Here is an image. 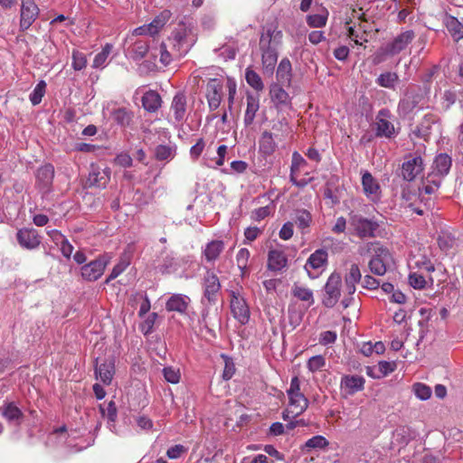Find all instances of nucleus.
I'll list each match as a JSON object with an SVG mask.
<instances>
[{
    "label": "nucleus",
    "instance_id": "f257e3e1",
    "mask_svg": "<svg viewBox=\"0 0 463 463\" xmlns=\"http://www.w3.org/2000/svg\"><path fill=\"white\" fill-rule=\"evenodd\" d=\"M175 58L184 56L194 44L195 39L192 28L180 23L167 39Z\"/></svg>",
    "mask_w": 463,
    "mask_h": 463
},
{
    "label": "nucleus",
    "instance_id": "f03ea898",
    "mask_svg": "<svg viewBox=\"0 0 463 463\" xmlns=\"http://www.w3.org/2000/svg\"><path fill=\"white\" fill-rule=\"evenodd\" d=\"M424 96L420 86L410 85L404 92V96L398 103L397 111L402 117L411 114L423 100Z\"/></svg>",
    "mask_w": 463,
    "mask_h": 463
},
{
    "label": "nucleus",
    "instance_id": "7ed1b4c3",
    "mask_svg": "<svg viewBox=\"0 0 463 463\" xmlns=\"http://www.w3.org/2000/svg\"><path fill=\"white\" fill-rule=\"evenodd\" d=\"M392 118V114L387 108L381 109L377 112L375 121L373 124L375 137L392 139L396 137L397 132L393 123L391 121Z\"/></svg>",
    "mask_w": 463,
    "mask_h": 463
},
{
    "label": "nucleus",
    "instance_id": "20e7f679",
    "mask_svg": "<svg viewBox=\"0 0 463 463\" xmlns=\"http://www.w3.org/2000/svg\"><path fill=\"white\" fill-rule=\"evenodd\" d=\"M203 296L202 304L203 306L215 305L221 291V282L218 276L212 269H207L203 278Z\"/></svg>",
    "mask_w": 463,
    "mask_h": 463
},
{
    "label": "nucleus",
    "instance_id": "39448f33",
    "mask_svg": "<svg viewBox=\"0 0 463 463\" xmlns=\"http://www.w3.org/2000/svg\"><path fill=\"white\" fill-rule=\"evenodd\" d=\"M287 394L289 400V406L296 416L300 415L307 409L309 402L300 391V381L298 376H294L291 379Z\"/></svg>",
    "mask_w": 463,
    "mask_h": 463
},
{
    "label": "nucleus",
    "instance_id": "423d86ee",
    "mask_svg": "<svg viewBox=\"0 0 463 463\" xmlns=\"http://www.w3.org/2000/svg\"><path fill=\"white\" fill-rule=\"evenodd\" d=\"M342 278L337 272H333L324 287L325 294L322 299L323 305L327 308L334 307L341 296Z\"/></svg>",
    "mask_w": 463,
    "mask_h": 463
},
{
    "label": "nucleus",
    "instance_id": "0eeeda50",
    "mask_svg": "<svg viewBox=\"0 0 463 463\" xmlns=\"http://www.w3.org/2000/svg\"><path fill=\"white\" fill-rule=\"evenodd\" d=\"M54 167L52 164H45L39 167L35 173V187L45 197L52 191Z\"/></svg>",
    "mask_w": 463,
    "mask_h": 463
},
{
    "label": "nucleus",
    "instance_id": "6e6552de",
    "mask_svg": "<svg viewBox=\"0 0 463 463\" xmlns=\"http://www.w3.org/2000/svg\"><path fill=\"white\" fill-rule=\"evenodd\" d=\"M109 260L110 258L108 255H101L90 263L83 265L80 269L82 278L88 281L99 279L103 275Z\"/></svg>",
    "mask_w": 463,
    "mask_h": 463
},
{
    "label": "nucleus",
    "instance_id": "1a4fd4ad",
    "mask_svg": "<svg viewBox=\"0 0 463 463\" xmlns=\"http://www.w3.org/2000/svg\"><path fill=\"white\" fill-rule=\"evenodd\" d=\"M350 224L354 227L360 238H372L379 225L376 222L369 220L359 214H353L350 217Z\"/></svg>",
    "mask_w": 463,
    "mask_h": 463
},
{
    "label": "nucleus",
    "instance_id": "9d476101",
    "mask_svg": "<svg viewBox=\"0 0 463 463\" xmlns=\"http://www.w3.org/2000/svg\"><path fill=\"white\" fill-rule=\"evenodd\" d=\"M39 15V8L34 0H21L20 31L24 32L30 28Z\"/></svg>",
    "mask_w": 463,
    "mask_h": 463
},
{
    "label": "nucleus",
    "instance_id": "9b49d317",
    "mask_svg": "<svg viewBox=\"0 0 463 463\" xmlns=\"http://www.w3.org/2000/svg\"><path fill=\"white\" fill-rule=\"evenodd\" d=\"M16 240L23 249L29 250H36L42 242L41 235L33 228L19 229L16 232Z\"/></svg>",
    "mask_w": 463,
    "mask_h": 463
},
{
    "label": "nucleus",
    "instance_id": "f8f14e48",
    "mask_svg": "<svg viewBox=\"0 0 463 463\" xmlns=\"http://www.w3.org/2000/svg\"><path fill=\"white\" fill-rule=\"evenodd\" d=\"M231 311L235 319L241 324L245 325L250 319V309L243 298L235 291H231Z\"/></svg>",
    "mask_w": 463,
    "mask_h": 463
},
{
    "label": "nucleus",
    "instance_id": "ddd939ff",
    "mask_svg": "<svg viewBox=\"0 0 463 463\" xmlns=\"http://www.w3.org/2000/svg\"><path fill=\"white\" fill-rule=\"evenodd\" d=\"M424 162L420 156H409L402 163V176L403 180L411 182L423 171Z\"/></svg>",
    "mask_w": 463,
    "mask_h": 463
},
{
    "label": "nucleus",
    "instance_id": "4468645a",
    "mask_svg": "<svg viewBox=\"0 0 463 463\" xmlns=\"http://www.w3.org/2000/svg\"><path fill=\"white\" fill-rule=\"evenodd\" d=\"M415 38L413 30H407L398 34L385 46V53L391 56L396 55L405 50Z\"/></svg>",
    "mask_w": 463,
    "mask_h": 463
},
{
    "label": "nucleus",
    "instance_id": "2eb2a0df",
    "mask_svg": "<svg viewBox=\"0 0 463 463\" xmlns=\"http://www.w3.org/2000/svg\"><path fill=\"white\" fill-rule=\"evenodd\" d=\"M365 379L362 375L345 374L342 376L340 389L344 396H352L364 389Z\"/></svg>",
    "mask_w": 463,
    "mask_h": 463
},
{
    "label": "nucleus",
    "instance_id": "dca6fc26",
    "mask_svg": "<svg viewBox=\"0 0 463 463\" xmlns=\"http://www.w3.org/2000/svg\"><path fill=\"white\" fill-rule=\"evenodd\" d=\"M391 257L387 248L379 247L375 250L374 256L370 260L368 267L370 271L376 276H383L386 273V262Z\"/></svg>",
    "mask_w": 463,
    "mask_h": 463
},
{
    "label": "nucleus",
    "instance_id": "f3484780",
    "mask_svg": "<svg viewBox=\"0 0 463 463\" xmlns=\"http://www.w3.org/2000/svg\"><path fill=\"white\" fill-rule=\"evenodd\" d=\"M451 166V156L447 153H439L434 157L431 170L429 174L443 180L449 175Z\"/></svg>",
    "mask_w": 463,
    "mask_h": 463
},
{
    "label": "nucleus",
    "instance_id": "a211bd4d",
    "mask_svg": "<svg viewBox=\"0 0 463 463\" xmlns=\"http://www.w3.org/2000/svg\"><path fill=\"white\" fill-rule=\"evenodd\" d=\"M115 373V364L114 361L106 360L101 364H99V358L95 360V375L97 379H100V381L109 385L111 383L113 375Z\"/></svg>",
    "mask_w": 463,
    "mask_h": 463
},
{
    "label": "nucleus",
    "instance_id": "6ab92c4d",
    "mask_svg": "<svg viewBox=\"0 0 463 463\" xmlns=\"http://www.w3.org/2000/svg\"><path fill=\"white\" fill-rule=\"evenodd\" d=\"M222 86L217 79H212L207 84L206 99L211 111L217 109L221 104Z\"/></svg>",
    "mask_w": 463,
    "mask_h": 463
},
{
    "label": "nucleus",
    "instance_id": "aec40b11",
    "mask_svg": "<svg viewBox=\"0 0 463 463\" xmlns=\"http://www.w3.org/2000/svg\"><path fill=\"white\" fill-rule=\"evenodd\" d=\"M263 71L272 74L278 61V51L273 45L260 46Z\"/></svg>",
    "mask_w": 463,
    "mask_h": 463
},
{
    "label": "nucleus",
    "instance_id": "412c9836",
    "mask_svg": "<svg viewBox=\"0 0 463 463\" xmlns=\"http://www.w3.org/2000/svg\"><path fill=\"white\" fill-rule=\"evenodd\" d=\"M110 179L109 168L100 170L99 167H91V171L89 174L87 179V184L90 187H105Z\"/></svg>",
    "mask_w": 463,
    "mask_h": 463
},
{
    "label": "nucleus",
    "instance_id": "4be33fe9",
    "mask_svg": "<svg viewBox=\"0 0 463 463\" xmlns=\"http://www.w3.org/2000/svg\"><path fill=\"white\" fill-rule=\"evenodd\" d=\"M362 273L359 266L355 263L351 264L346 270L344 279L347 294L354 295L356 290V284L362 280Z\"/></svg>",
    "mask_w": 463,
    "mask_h": 463
},
{
    "label": "nucleus",
    "instance_id": "5701e85b",
    "mask_svg": "<svg viewBox=\"0 0 463 463\" xmlns=\"http://www.w3.org/2000/svg\"><path fill=\"white\" fill-rule=\"evenodd\" d=\"M362 185L364 194L372 201H377L380 198V185L376 179L369 173L365 172L362 176Z\"/></svg>",
    "mask_w": 463,
    "mask_h": 463
},
{
    "label": "nucleus",
    "instance_id": "b1692460",
    "mask_svg": "<svg viewBox=\"0 0 463 463\" xmlns=\"http://www.w3.org/2000/svg\"><path fill=\"white\" fill-rule=\"evenodd\" d=\"M269 95L271 101L278 109H282L290 105V97L288 93L277 83L270 86Z\"/></svg>",
    "mask_w": 463,
    "mask_h": 463
},
{
    "label": "nucleus",
    "instance_id": "393cba45",
    "mask_svg": "<svg viewBox=\"0 0 463 463\" xmlns=\"http://www.w3.org/2000/svg\"><path fill=\"white\" fill-rule=\"evenodd\" d=\"M149 50V42L147 40L138 39L130 44L127 49V55L133 61L142 60Z\"/></svg>",
    "mask_w": 463,
    "mask_h": 463
},
{
    "label": "nucleus",
    "instance_id": "a878e982",
    "mask_svg": "<svg viewBox=\"0 0 463 463\" xmlns=\"http://www.w3.org/2000/svg\"><path fill=\"white\" fill-rule=\"evenodd\" d=\"M288 265V258L282 250H270L268 254V269L280 271Z\"/></svg>",
    "mask_w": 463,
    "mask_h": 463
},
{
    "label": "nucleus",
    "instance_id": "bb28decb",
    "mask_svg": "<svg viewBox=\"0 0 463 463\" xmlns=\"http://www.w3.org/2000/svg\"><path fill=\"white\" fill-rule=\"evenodd\" d=\"M2 416L8 421L13 422L16 425L21 423L24 418L23 411L14 403L6 402L1 408Z\"/></svg>",
    "mask_w": 463,
    "mask_h": 463
},
{
    "label": "nucleus",
    "instance_id": "cd10ccee",
    "mask_svg": "<svg viewBox=\"0 0 463 463\" xmlns=\"http://www.w3.org/2000/svg\"><path fill=\"white\" fill-rule=\"evenodd\" d=\"M171 109L174 111V117L176 122L180 123L184 119L186 114V97L184 93L175 95Z\"/></svg>",
    "mask_w": 463,
    "mask_h": 463
},
{
    "label": "nucleus",
    "instance_id": "c85d7f7f",
    "mask_svg": "<svg viewBox=\"0 0 463 463\" xmlns=\"http://www.w3.org/2000/svg\"><path fill=\"white\" fill-rule=\"evenodd\" d=\"M246 100L247 108L244 115V124L248 127L253 123L256 112L260 109V99L258 95L248 93Z\"/></svg>",
    "mask_w": 463,
    "mask_h": 463
},
{
    "label": "nucleus",
    "instance_id": "c756f323",
    "mask_svg": "<svg viewBox=\"0 0 463 463\" xmlns=\"http://www.w3.org/2000/svg\"><path fill=\"white\" fill-rule=\"evenodd\" d=\"M328 254L327 251L324 249H318L315 250L307 259V264L305 265V269L307 271L309 277H311L308 267L317 269L322 268L327 262Z\"/></svg>",
    "mask_w": 463,
    "mask_h": 463
},
{
    "label": "nucleus",
    "instance_id": "7c9ffc66",
    "mask_svg": "<svg viewBox=\"0 0 463 463\" xmlns=\"http://www.w3.org/2000/svg\"><path fill=\"white\" fill-rule=\"evenodd\" d=\"M190 298L187 296L175 294L169 298L165 304L167 311L184 313L188 307Z\"/></svg>",
    "mask_w": 463,
    "mask_h": 463
},
{
    "label": "nucleus",
    "instance_id": "2f4dec72",
    "mask_svg": "<svg viewBox=\"0 0 463 463\" xmlns=\"http://www.w3.org/2000/svg\"><path fill=\"white\" fill-rule=\"evenodd\" d=\"M444 23L454 41L458 43L463 39V24L459 22L458 18L447 14L444 19Z\"/></svg>",
    "mask_w": 463,
    "mask_h": 463
},
{
    "label": "nucleus",
    "instance_id": "473e14b6",
    "mask_svg": "<svg viewBox=\"0 0 463 463\" xmlns=\"http://www.w3.org/2000/svg\"><path fill=\"white\" fill-rule=\"evenodd\" d=\"M161 102V97L156 90H148L142 97V106L148 112H156Z\"/></svg>",
    "mask_w": 463,
    "mask_h": 463
},
{
    "label": "nucleus",
    "instance_id": "72a5a7b5",
    "mask_svg": "<svg viewBox=\"0 0 463 463\" xmlns=\"http://www.w3.org/2000/svg\"><path fill=\"white\" fill-rule=\"evenodd\" d=\"M277 146L271 132L264 131L259 140V151L264 156H270L274 153Z\"/></svg>",
    "mask_w": 463,
    "mask_h": 463
},
{
    "label": "nucleus",
    "instance_id": "f704fd0d",
    "mask_svg": "<svg viewBox=\"0 0 463 463\" xmlns=\"http://www.w3.org/2000/svg\"><path fill=\"white\" fill-rule=\"evenodd\" d=\"M224 250V242L221 240H214L208 242L203 250V255L207 261H215Z\"/></svg>",
    "mask_w": 463,
    "mask_h": 463
},
{
    "label": "nucleus",
    "instance_id": "c9c22d12",
    "mask_svg": "<svg viewBox=\"0 0 463 463\" xmlns=\"http://www.w3.org/2000/svg\"><path fill=\"white\" fill-rule=\"evenodd\" d=\"M375 82L380 87L394 90L400 82V78L396 72L385 71L376 78Z\"/></svg>",
    "mask_w": 463,
    "mask_h": 463
},
{
    "label": "nucleus",
    "instance_id": "e433bc0d",
    "mask_svg": "<svg viewBox=\"0 0 463 463\" xmlns=\"http://www.w3.org/2000/svg\"><path fill=\"white\" fill-rule=\"evenodd\" d=\"M113 120L121 127H128L133 120L134 114L131 110L126 108H118L112 111Z\"/></svg>",
    "mask_w": 463,
    "mask_h": 463
},
{
    "label": "nucleus",
    "instance_id": "4c0bfd02",
    "mask_svg": "<svg viewBox=\"0 0 463 463\" xmlns=\"http://www.w3.org/2000/svg\"><path fill=\"white\" fill-rule=\"evenodd\" d=\"M441 183L442 179L428 174L422 178V186L420 187L419 190L420 192H423L425 194H432L439 190Z\"/></svg>",
    "mask_w": 463,
    "mask_h": 463
},
{
    "label": "nucleus",
    "instance_id": "58836bf2",
    "mask_svg": "<svg viewBox=\"0 0 463 463\" xmlns=\"http://www.w3.org/2000/svg\"><path fill=\"white\" fill-rule=\"evenodd\" d=\"M291 63L288 58H284L280 61L278 70L277 78L281 83L289 84L291 81Z\"/></svg>",
    "mask_w": 463,
    "mask_h": 463
},
{
    "label": "nucleus",
    "instance_id": "ea45409f",
    "mask_svg": "<svg viewBox=\"0 0 463 463\" xmlns=\"http://www.w3.org/2000/svg\"><path fill=\"white\" fill-rule=\"evenodd\" d=\"M51 237L56 241V244L60 245L61 254L65 258L70 259L73 250V246L69 242V241L58 231H52Z\"/></svg>",
    "mask_w": 463,
    "mask_h": 463
},
{
    "label": "nucleus",
    "instance_id": "a19ab883",
    "mask_svg": "<svg viewBox=\"0 0 463 463\" xmlns=\"http://www.w3.org/2000/svg\"><path fill=\"white\" fill-rule=\"evenodd\" d=\"M171 17V13L168 10H164L158 15H156L154 20L148 24L150 27V35L153 36L156 34L159 30H161L167 21Z\"/></svg>",
    "mask_w": 463,
    "mask_h": 463
},
{
    "label": "nucleus",
    "instance_id": "79ce46f5",
    "mask_svg": "<svg viewBox=\"0 0 463 463\" xmlns=\"http://www.w3.org/2000/svg\"><path fill=\"white\" fill-rule=\"evenodd\" d=\"M99 411L102 417L108 419L109 424H115L118 419V410L114 401H110L107 404H99Z\"/></svg>",
    "mask_w": 463,
    "mask_h": 463
},
{
    "label": "nucleus",
    "instance_id": "37998d69",
    "mask_svg": "<svg viewBox=\"0 0 463 463\" xmlns=\"http://www.w3.org/2000/svg\"><path fill=\"white\" fill-rule=\"evenodd\" d=\"M245 80L247 83L255 90L261 91L264 90V84L260 76L250 67L245 71Z\"/></svg>",
    "mask_w": 463,
    "mask_h": 463
},
{
    "label": "nucleus",
    "instance_id": "c03bdc74",
    "mask_svg": "<svg viewBox=\"0 0 463 463\" xmlns=\"http://www.w3.org/2000/svg\"><path fill=\"white\" fill-rule=\"evenodd\" d=\"M328 445H329V442L324 436L317 435L306 441V443L302 447V450H306V451L309 452L311 449H325Z\"/></svg>",
    "mask_w": 463,
    "mask_h": 463
},
{
    "label": "nucleus",
    "instance_id": "a18cd8bd",
    "mask_svg": "<svg viewBox=\"0 0 463 463\" xmlns=\"http://www.w3.org/2000/svg\"><path fill=\"white\" fill-rule=\"evenodd\" d=\"M336 181L337 177H332L329 181H327L324 190V197L326 199H329L331 201L332 205H335L340 203V198L337 195L338 188H333Z\"/></svg>",
    "mask_w": 463,
    "mask_h": 463
},
{
    "label": "nucleus",
    "instance_id": "49530a36",
    "mask_svg": "<svg viewBox=\"0 0 463 463\" xmlns=\"http://www.w3.org/2000/svg\"><path fill=\"white\" fill-rule=\"evenodd\" d=\"M175 156V148L171 146L158 145L155 148V157L158 161L171 160Z\"/></svg>",
    "mask_w": 463,
    "mask_h": 463
},
{
    "label": "nucleus",
    "instance_id": "de8ad7c7",
    "mask_svg": "<svg viewBox=\"0 0 463 463\" xmlns=\"http://www.w3.org/2000/svg\"><path fill=\"white\" fill-rule=\"evenodd\" d=\"M292 295L299 300L307 301L313 304L314 298L311 289L294 284L291 290Z\"/></svg>",
    "mask_w": 463,
    "mask_h": 463
},
{
    "label": "nucleus",
    "instance_id": "09e8293b",
    "mask_svg": "<svg viewBox=\"0 0 463 463\" xmlns=\"http://www.w3.org/2000/svg\"><path fill=\"white\" fill-rule=\"evenodd\" d=\"M295 215V222L299 229L304 230L309 227L312 216L308 211L297 210Z\"/></svg>",
    "mask_w": 463,
    "mask_h": 463
},
{
    "label": "nucleus",
    "instance_id": "8fccbe9b",
    "mask_svg": "<svg viewBox=\"0 0 463 463\" xmlns=\"http://www.w3.org/2000/svg\"><path fill=\"white\" fill-rule=\"evenodd\" d=\"M46 86L47 85L44 80H40L33 89V92L30 94L29 99L33 106L41 103L46 91Z\"/></svg>",
    "mask_w": 463,
    "mask_h": 463
},
{
    "label": "nucleus",
    "instance_id": "3c124183",
    "mask_svg": "<svg viewBox=\"0 0 463 463\" xmlns=\"http://www.w3.org/2000/svg\"><path fill=\"white\" fill-rule=\"evenodd\" d=\"M113 45L110 43H107L101 50L100 52L96 54L94 61H93V67L94 68H99L103 67L107 61V59L109 55L110 54L112 51Z\"/></svg>",
    "mask_w": 463,
    "mask_h": 463
},
{
    "label": "nucleus",
    "instance_id": "603ef678",
    "mask_svg": "<svg viewBox=\"0 0 463 463\" xmlns=\"http://www.w3.org/2000/svg\"><path fill=\"white\" fill-rule=\"evenodd\" d=\"M274 23L266 24L263 29L264 33H261L260 39V46L272 45V38L276 29Z\"/></svg>",
    "mask_w": 463,
    "mask_h": 463
},
{
    "label": "nucleus",
    "instance_id": "864d4df0",
    "mask_svg": "<svg viewBox=\"0 0 463 463\" xmlns=\"http://www.w3.org/2000/svg\"><path fill=\"white\" fill-rule=\"evenodd\" d=\"M412 389L415 395L422 401H426L431 396V389L424 383H414Z\"/></svg>",
    "mask_w": 463,
    "mask_h": 463
},
{
    "label": "nucleus",
    "instance_id": "5fc2aeb1",
    "mask_svg": "<svg viewBox=\"0 0 463 463\" xmlns=\"http://www.w3.org/2000/svg\"><path fill=\"white\" fill-rule=\"evenodd\" d=\"M222 358L224 361V369L222 373V378L225 381L230 380L235 373V365L231 357L226 354H222Z\"/></svg>",
    "mask_w": 463,
    "mask_h": 463
},
{
    "label": "nucleus",
    "instance_id": "6e6d98bb",
    "mask_svg": "<svg viewBox=\"0 0 463 463\" xmlns=\"http://www.w3.org/2000/svg\"><path fill=\"white\" fill-rule=\"evenodd\" d=\"M326 365V358L323 355H314L307 361V368L310 372L315 373L322 369Z\"/></svg>",
    "mask_w": 463,
    "mask_h": 463
},
{
    "label": "nucleus",
    "instance_id": "4d7b16f0",
    "mask_svg": "<svg viewBox=\"0 0 463 463\" xmlns=\"http://www.w3.org/2000/svg\"><path fill=\"white\" fill-rule=\"evenodd\" d=\"M250 258V251L246 248L241 249L236 256L238 268L241 270L242 275L247 269L248 260Z\"/></svg>",
    "mask_w": 463,
    "mask_h": 463
},
{
    "label": "nucleus",
    "instance_id": "13d9d810",
    "mask_svg": "<svg viewBox=\"0 0 463 463\" xmlns=\"http://www.w3.org/2000/svg\"><path fill=\"white\" fill-rule=\"evenodd\" d=\"M87 60L82 52L74 51L72 52V68L75 71H80L86 67Z\"/></svg>",
    "mask_w": 463,
    "mask_h": 463
},
{
    "label": "nucleus",
    "instance_id": "bf43d9fd",
    "mask_svg": "<svg viewBox=\"0 0 463 463\" xmlns=\"http://www.w3.org/2000/svg\"><path fill=\"white\" fill-rule=\"evenodd\" d=\"M128 266V262L120 260L117 265L114 266L110 274L106 279L105 283L109 284L111 280L118 278L127 269Z\"/></svg>",
    "mask_w": 463,
    "mask_h": 463
},
{
    "label": "nucleus",
    "instance_id": "052dcab7",
    "mask_svg": "<svg viewBox=\"0 0 463 463\" xmlns=\"http://www.w3.org/2000/svg\"><path fill=\"white\" fill-rule=\"evenodd\" d=\"M409 283L413 288L416 289H422L426 286L425 278L416 272L411 273L409 275Z\"/></svg>",
    "mask_w": 463,
    "mask_h": 463
},
{
    "label": "nucleus",
    "instance_id": "680f3d73",
    "mask_svg": "<svg viewBox=\"0 0 463 463\" xmlns=\"http://www.w3.org/2000/svg\"><path fill=\"white\" fill-rule=\"evenodd\" d=\"M163 374L165 379L171 383H177L180 380L179 370H175L171 366L165 367L163 369Z\"/></svg>",
    "mask_w": 463,
    "mask_h": 463
},
{
    "label": "nucleus",
    "instance_id": "e2e57ef3",
    "mask_svg": "<svg viewBox=\"0 0 463 463\" xmlns=\"http://www.w3.org/2000/svg\"><path fill=\"white\" fill-rule=\"evenodd\" d=\"M442 105L445 110H449L450 107L455 104L457 100V94L456 92L448 90H445L442 96Z\"/></svg>",
    "mask_w": 463,
    "mask_h": 463
},
{
    "label": "nucleus",
    "instance_id": "0e129e2a",
    "mask_svg": "<svg viewBox=\"0 0 463 463\" xmlns=\"http://www.w3.org/2000/svg\"><path fill=\"white\" fill-rule=\"evenodd\" d=\"M173 57L175 55L173 53V49L171 48V52L167 50V46L165 43H162L160 45V61L164 65H168L173 60Z\"/></svg>",
    "mask_w": 463,
    "mask_h": 463
},
{
    "label": "nucleus",
    "instance_id": "69168bd1",
    "mask_svg": "<svg viewBox=\"0 0 463 463\" xmlns=\"http://www.w3.org/2000/svg\"><path fill=\"white\" fill-rule=\"evenodd\" d=\"M307 23L311 27H322L326 23V16L322 14H310L307 17Z\"/></svg>",
    "mask_w": 463,
    "mask_h": 463
},
{
    "label": "nucleus",
    "instance_id": "338daca9",
    "mask_svg": "<svg viewBox=\"0 0 463 463\" xmlns=\"http://www.w3.org/2000/svg\"><path fill=\"white\" fill-rule=\"evenodd\" d=\"M176 262L175 259L169 255H167L164 260L163 263L159 266V269L162 273H169L173 269H175Z\"/></svg>",
    "mask_w": 463,
    "mask_h": 463
},
{
    "label": "nucleus",
    "instance_id": "774afa93",
    "mask_svg": "<svg viewBox=\"0 0 463 463\" xmlns=\"http://www.w3.org/2000/svg\"><path fill=\"white\" fill-rule=\"evenodd\" d=\"M336 337L337 335L335 331H324L320 334L319 343L324 345L333 344L335 342Z\"/></svg>",
    "mask_w": 463,
    "mask_h": 463
}]
</instances>
